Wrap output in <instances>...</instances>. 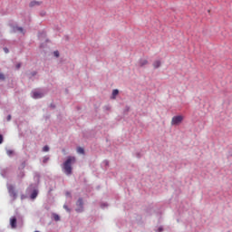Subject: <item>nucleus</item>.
I'll return each mask as SVG.
<instances>
[{
	"label": "nucleus",
	"instance_id": "6e6552de",
	"mask_svg": "<svg viewBox=\"0 0 232 232\" xmlns=\"http://www.w3.org/2000/svg\"><path fill=\"white\" fill-rule=\"evenodd\" d=\"M161 64L162 63L160 62V60H156L153 62L152 66L153 68L157 69V68H160Z\"/></svg>",
	"mask_w": 232,
	"mask_h": 232
},
{
	"label": "nucleus",
	"instance_id": "423d86ee",
	"mask_svg": "<svg viewBox=\"0 0 232 232\" xmlns=\"http://www.w3.org/2000/svg\"><path fill=\"white\" fill-rule=\"evenodd\" d=\"M84 202L82 201V198H79L76 202V206H79L80 208L76 209V211H82V206Z\"/></svg>",
	"mask_w": 232,
	"mask_h": 232
},
{
	"label": "nucleus",
	"instance_id": "6ab92c4d",
	"mask_svg": "<svg viewBox=\"0 0 232 232\" xmlns=\"http://www.w3.org/2000/svg\"><path fill=\"white\" fill-rule=\"evenodd\" d=\"M0 144H3V135L0 134Z\"/></svg>",
	"mask_w": 232,
	"mask_h": 232
},
{
	"label": "nucleus",
	"instance_id": "1a4fd4ad",
	"mask_svg": "<svg viewBox=\"0 0 232 232\" xmlns=\"http://www.w3.org/2000/svg\"><path fill=\"white\" fill-rule=\"evenodd\" d=\"M148 64V60L142 59L140 61V66H146Z\"/></svg>",
	"mask_w": 232,
	"mask_h": 232
},
{
	"label": "nucleus",
	"instance_id": "20e7f679",
	"mask_svg": "<svg viewBox=\"0 0 232 232\" xmlns=\"http://www.w3.org/2000/svg\"><path fill=\"white\" fill-rule=\"evenodd\" d=\"M33 99H43L44 94L39 91H34L33 92Z\"/></svg>",
	"mask_w": 232,
	"mask_h": 232
},
{
	"label": "nucleus",
	"instance_id": "2eb2a0df",
	"mask_svg": "<svg viewBox=\"0 0 232 232\" xmlns=\"http://www.w3.org/2000/svg\"><path fill=\"white\" fill-rule=\"evenodd\" d=\"M7 155L9 157H12V155H14V150H7Z\"/></svg>",
	"mask_w": 232,
	"mask_h": 232
},
{
	"label": "nucleus",
	"instance_id": "f8f14e48",
	"mask_svg": "<svg viewBox=\"0 0 232 232\" xmlns=\"http://www.w3.org/2000/svg\"><path fill=\"white\" fill-rule=\"evenodd\" d=\"M53 219L55 220V222H59V220H61V218L57 214H53Z\"/></svg>",
	"mask_w": 232,
	"mask_h": 232
},
{
	"label": "nucleus",
	"instance_id": "5701e85b",
	"mask_svg": "<svg viewBox=\"0 0 232 232\" xmlns=\"http://www.w3.org/2000/svg\"><path fill=\"white\" fill-rule=\"evenodd\" d=\"M7 121H12V115L7 116Z\"/></svg>",
	"mask_w": 232,
	"mask_h": 232
},
{
	"label": "nucleus",
	"instance_id": "a211bd4d",
	"mask_svg": "<svg viewBox=\"0 0 232 232\" xmlns=\"http://www.w3.org/2000/svg\"><path fill=\"white\" fill-rule=\"evenodd\" d=\"M53 55L54 57H59V51H54Z\"/></svg>",
	"mask_w": 232,
	"mask_h": 232
},
{
	"label": "nucleus",
	"instance_id": "ddd939ff",
	"mask_svg": "<svg viewBox=\"0 0 232 232\" xmlns=\"http://www.w3.org/2000/svg\"><path fill=\"white\" fill-rule=\"evenodd\" d=\"M16 32H20L21 34H24V30L23 29V27H15Z\"/></svg>",
	"mask_w": 232,
	"mask_h": 232
},
{
	"label": "nucleus",
	"instance_id": "412c9836",
	"mask_svg": "<svg viewBox=\"0 0 232 232\" xmlns=\"http://www.w3.org/2000/svg\"><path fill=\"white\" fill-rule=\"evenodd\" d=\"M4 52H5V53H8V52H9V51H8V48H6V47L4 48Z\"/></svg>",
	"mask_w": 232,
	"mask_h": 232
},
{
	"label": "nucleus",
	"instance_id": "9d476101",
	"mask_svg": "<svg viewBox=\"0 0 232 232\" xmlns=\"http://www.w3.org/2000/svg\"><path fill=\"white\" fill-rule=\"evenodd\" d=\"M77 153H79L80 155H84V149H82V147H78Z\"/></svg>",
	"mask_w": 232,
	"mask_h": 232
},
{
	"label": "nucleus",
	"instance_id": "0eeeda50",
	"mask_svg": "<svg viewBox=\"0 0 232 232\" xmlns=\"http://www.w3.org/2000/svg\"><path fill=\"white\" fill-rule=\"evenodd\" d=\"M42 5V2H39V1H32L30 4H29V6L31 8H34V6H41Z\"/></svg>",
	"mask_w": 232,
	"mask_h": 232
},
{
	"label": "nucleus",
	"instance_id": "f257e3e1",
	"mask_svg": "<svg viewBox=\"0 0 232 232\" xmlns=\"http://www.w3.org/2000/svg\"><path fill=\"white\" fill-rule=\"evenodd\" d=\"M75 162V157H68L67 160L63 163V170L65 175H72V164Z\"/></svg>",
	"mask_w": 232,
	"mask_h": 232
},
{
	"label": "nucleus",
	"instance_id": "4468645a",
	"mask_svg": "<svg viewBox=\"0 0 232 232\" xmlns=\"http://www.w3.org/2000/svg\"><path fill=\"white\" fill-rule=\"evenodd\" d=\"M37 198V191H34L31 195V198Z\"/></svg>",
	"mask_w": 232,
	"mask_h": 232
},
{
	"label": "nucleus",
	"instance_id": "aec40b11",
	"mask_svg": "<svg viewBox=\"0 0 232 232\" xmlns=\"http://www.w3.org/2000/svg\"><path fill=\"white\" fill-rule=\"evenodd\" d=\"M63 208L64 209H66V211H70V208H68V206L64 205Z\"/></svg>",
	"mask_w": 232,
	"mask_h": 232
},
{
	"label": "nucleus",
	"instance_id": "f03ea898",
	"mask_svg": "<svg viewBox=\"0 0 232 232\" xmlns=\"http://www.w3.org/2000/svg\"><path fill=\"white\" fill-rule=\"evenodd\" d=\"M184 121V116L182 115H178L174 116L171 120V126H179Z\"/></svg>",
	"mask_w": 232,
	"mask_h": 232
},
{
	"label": "nucleus",
	"instance_id": "b1692460",
	"mask_svg": "<svg viewBox=\"0 0 232 232\" xmlns=\"http://www.w3.org/2000/svg\"><path fill=\"white\" fill-rule=\"evenodd\" d=\"M162 231V227H159V232H161Z\"/></svg>",
	"mask_w": 232,
	"mask_h": 232
},
{
	"label": "nucleus",
	"instance_id": "7ed1b4c3",
	"mask_svg": "<svg viewBox=\"0 0 232 232\" xmlns=\"http://www.w3.org/2000/svg\"><path fill=\"white\" fill-rule=\"evenodd\" d=\"M8 192L10 197H12L14 198V200H15V198H17V192H15V189L14 188V187L12 185H9L7 187Z\"/></svg>",
	"mask_w": 232,
	"mask_h": 232
},
{
	"label": "nucleus",
	"instance_id": "dca6fc26",
	"mask_svg": "<svg viewBox=\"0 0 232 232\" xmlns=\"http://www.w3.org/2000/svg\"><path fill=\"white\" fill-rule=\"evenodd\" d=\"M43 151H50V147L44 146V147L43 148Z\"/></svg>",
	"mask_w": 232,
	"mask_h": 232
},
{
	"label": "nucleus",
	"instance_id": "f3484780",
	"mask_svg": "<svg viewBox=\"0 0 232 232\" xmlns=\"http://www.w3.org/2000/svg\"><path fill=\"white\" fill-rule=\"evenodd\" d=\"M0 81H5V74L0 72Z\"/></svg>",
	"mask_w": 232,
	"mask_h": 232
},
{
	"label": "nucleus",
	"instance_id": "393cba45",
	"mask_svg": "<svg viewBox=\"0 0 232 232\" xmlns=\"http://www.w3.org/2000/svg\"><path fill=\"white\" fill-rule=\"evenodd\" d=\"M22 177H24V172H22Z\"/></svg>",
	"mask_w": 232,
	"mask_h": 232
},
{
	"label": "nucleus",
	"instance_id": "4be33fe9",
	"mask_svg": "<svg viewBox=\"0 0 232 232\" xmlns=\"http://www.w3.org/2000/svg\"><path fill=\"white\" fill-rule=\"evenodd\" d=\"M21 68V63L16 64V69L19 70Z\"/></svg>",
	"mask_w": 232,
	"mask_h": 232
},
{
	"label": "nucleus",
	"instance_id": "9b49d317",
	"mask_svg": "<svg viewBox=\"0 0 232 232\" xmlns=\"http://www.w3.org/2000/svg\"><path fill=\"white\" fill-rule=\"evenodd\" d=\"M117 95H119V90L114 89L112 91V99H115V97H117Z\"/></svg>",
	"mask_w": 232,
	"mask_h": 232
},
{
	"label": "nucleus",
	"instance_id": "39448f33",
	"mask_svg": "<svg viewBox=\"0 0 232 232\" xmlns=\"http://www.w3.org/2000/svg\"><path fill=\"white\" fill-rule=\"evenodd\" d=\"M10 224H11V227L13 229H15V227H17V218H15V217L11 218Z\"/></svg>",
	"mask_w": 232,
	"mask_h": 232
}]
</instances>
